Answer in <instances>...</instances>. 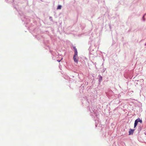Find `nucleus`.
<instances>
[{
  "mask_svg": "<svg viewBox=\"0 0 146 146\" xmlns=\"http://www.w3.org/2000/svg\"><path fill=\"white\" fill-rule=\"evenodd\" d=\"M73 59L74 61L77 64H78V54H74L73 57Z\"/></svg>",
  "mask_w": 146,
  "mask_h": 146,
  "instance_id": "1",
  "label": "nucleus"
},
{
  "mask_svg": "<svg viewBox=\"0 0 146 146\" xmlns=\"http://www.w3.org/2000/svg\"><path fill=\"white\" fill-rule=\"evenodd\" d=\"M134 130L135 129H130L129 131V135H132L133 133Z\"/></svg>",
  "mask_w": 146,
  "mask_h": 146,
  "instance_id": "2",
  "label": "nucleus"
},
{
  "mask_svg": "<svg viewBox=\"0 0 146 146\" xmlns=\"http://www.w3.org/2000/svg\"><path fill=\"white\" fill-rule=\"evenodd\" d=\"M135 120L137 123H138V122H139L141 123H142V120L141 119H140L139 118Z\"/></svg>",
  "mask_w": 146,
  "mask_h": 146,
  "instance_id": "3",
  "label": "nucleus"
},
{
  "mask_svg": "<svg viewBox=\"0 0 146 146\" xmlns=\"http://www.w3.org/2000/svg\"><path fill=\"white\" fill-rule=\"evenodd\" d=\"M73 48L74 50V54H78L77 50V49L76 48V47H74Z\"/></svg>",
  "mask_w": 146,
  "mask_h": 146,
  "instance_id": "4",
  "label": "nucleus"
},
{
  "mask_svg": "<svg viewBox=\"0 0 146 146\" xmlns=\"http://www.w3.org/2000/svg\"><path fill=\"white\" fill-rule=\"evenodd\" d=\"M137 123H138L136 121V120H135L134 125V128H135L136 127L137 124Z\"/></svg>",
  "mask_w": 146,
  "mask_h": 146,
  "instance_id": "5",
  "label": "nucleus"
},
{
  "mask_svg": "<svg viewBox=\"0 0 146 146\" xmlns=\"http://www.w3.org/2000/svg\"><path fill=\"white\" fill-rule=\"evenodd\" d=\"M61 5H59L57 7V9H61Z\"/></svg>",
  "mask_w": 146,
  "mask_h": 146,
  "instance_id": "6",
  "label": "nucleus"
},
{
  "mask_svg": "<svg viewBox=\"0 0 146 146\" xmlns=\"http://www.w3.org/2000/svg\"><path fill=\"white\" fill-rule=\"evenodd\" d=\"M99 80H102V77L101 76H99Z\"/></svg>",
  "mask_w": 146,
  "mask_h": 146,
  "instance_id": "7",
  "label": "nucleus"
}]
</instances>
